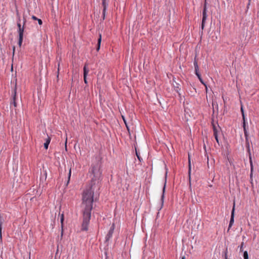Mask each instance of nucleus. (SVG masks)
Here are the masks:
<instances>
[{
  "label": "nucleus",
  "instance_id": "nucleus-1",
  "mask_svg": "<svg viewBox=\"0 0 259 259\" xmlns=\"http://www.w3.org/2000/svg\"><path fill=\"white\" fill-rule=\"evenodd\" d=\"M92 172L94 178H92L90 186L83 191L82 196L83 221L81 230L83 231L88 230L91 211L93 209L94 193L99 190L100 187L99 178L101 175V172L98 167L94 166L92 168Z\"/></svg>",
  "mask_w": 259,
  "mask_h": 259
},
{
  "label": "nucleus",
  "instance_id": "nucleus-2",
  "mask_svg": "<svg viewBox=\"0 0 259 259\" xmlns=\"http://www.w3.org/2000/svg\"><path fill=\"white\" fill-rule=\"evenodd\" d=\"M211 126L212 127V128H213V136H214L217 143L219 144V138H218V133H220V127L219 126L217 127L212 122H211Z\"/></svg>",
  "mask_w": 259,
  "mask_h": 259
},
{
  "label": "nucleus",
  "instance_id": "nucleus-3",
  "mask_svg": "<svg viewBox=\"0 0 259 259\" xmlns=\"http://www.w3.org/2000/svg\"><path fill=\"white\" fill-rule=\"evenodd\" d=\"M206 1H205V4L203 11V18L202 20V24H201V28L202 29H203L204 27V23L206 19Z\"/></svg>",
  "mask_w": 259,
  "mask_h": 259
},
{
  "label": "nucleus",
  "instance_id": "nucleus-4",
  "mask_svg": "<svg viewBox=\"0 0 259 259\" xmlns=\"http://www.w3.org/2000/svg\"><path fill=\"white\" fill-rule=\"evenodd\" d=\"M194 66H195V72H196V74L197 75V76L198 77L199 80H200V81L204 84V85L205 86V88H206V93L207 92V88L206 87V85L203 83V82L202 81V80H201V78H200V74L198 73V65H197V63L196 61H194Z\"/></svg>",
  "mask_w": 259,
  "mask_h": 259
},
{
  "label": "nucleus",
  "instance_id": "nucleus-5",
  "mask_svg": "<svg viewBox=\"0 0 259 259\" xmlns=\"http://www.w3.org/2000/svg\"><path fill=\"white\" fill-rule=\"evenodd\" d=\"M234 207H235V204H234L233 208V209L232 210V211H231V219H230V220L229 228L231 227V226H232V225H233V224L234 223V211H235Z\"/></svg>",
  "mask_w": 259,
  "mask_h": 259
},
{
  "label": "nucleus",
  "instance_id": "nucleus-6",
  "mask_svg": "<svg viewBox=\"0 0 259 259\" xmlns=\"http://www.w3.org/2000/svg\"><path fill=\"white\" fill-rule=\"evenodd\" d=\"M102 6L103 7V18L105 19V13L106 11L107 7L108 6V3L106 2V0H102Z\"/></svg>",
  "mask_w": 259,
  "mask_h": 259
},
{
  "label": "nucleus",
  "instance_id": "nucleus-7",
  "mask_svg": "<svg viewBox=\"0 0 259 259\" xmlns=\"http://www.w3.org/2000/svg\"><path fill=\"white\" fill-rule=\"evenodd\" d=\"M88 64L86 63L84 64V66L83 67V76H87L90 70H89V69L88 67Z\"/></svg>",
  "mask_w": 259,
  "mask_h": 259
},
{
  "label": "nucleus",
  "instance_id": "nucleus-8",
  "mask_svg": "<svg viewBox=\"0 0 259 259\" xmlns=\"http://www.w3.org/2000/svg\"><path fill=\"white\" fill-rule=\"evenodd\" d=\"M249 163L250 165V177L251 178L252 177V171H253V163L251 159V156L250 153H249Z\"/></svg>",
  "mask_w": 259,
  "mask_h": 259
},
{
  "label": "nucleus",
  "instance_id": "nucleus-9",
  "mask_svg": "<svg viewBox=\"0 0 259 259\" xmlns=\"http://www.w3.org/2000/svg\"><path fill=\"white\" fill-rule=\"evenodd\" d=\"M203 148L205 150V156L206 157L207 163V165L208 166L209 165V155H208V153L207 151L206 146L205 144H204Z\"/></svg>",
  "mask_w": 259,
  "mask_h": 259
},
{
  "label": "nucleus",
  "instance_id": "nucleus-10",
  "mask_svg": "<svg viewBox=\"0 0 259 259\" xmlns=\"http://www.w3.org/2000/svg\"><path fill=\"white\" fill-rule=\"evenodd\" d=\"M51 138L48 137V138L46 139V142L44 143V147L47 150L48 148L49 145L51 142Z\"/></svg>",
  "mask_w": 259,
  "mask_h": 259
},
{
  "label": "nucleus",
  "instance_id": "nucleus-11",
  "mask_svg": "<svg viewBox=\"0 0 259 259\" xmlns=\"http://www.w3.org/2000/svg\"><path fill=\"white\" fill-rule=\"evenodd\" d=\"M24 31V26H22V28L18 29L19 37H23V33Z\"/></svg>",
  "mask_w": 259,
  "mask_h": 259
},
{
  "label": "nucleus",
  "instance_id": "nucleus-12",
  "mask_svg": "<svg viewBox=\"0 0 259 259\" xmlns=\"http://www.w3.org/2000/svg\"><path fill=\"white\" fill-rule=\"evenodd\" d=\"M243 131L244 133L245 136H247V130L246 128V121H245V117H244V119H243Z\"/></svg>",
  "mask_w": 259,
  "mask_h": 259
},
{
  "label": "nucleus",
  "instance_id": "nucleus-13",
  "mask_svg": "<svg viewBox=\"0 0 259 259\" xmlns=\"http://www.w3.org/2000/svg\"><path fill=\"white\" fill-rule=\"evenodd\" d=\"M4 219L3 218V216L0 212V230H2L3 228V225L4 222Z\"/></svg>",
  "mask_w": 259,
  "mask_h": 259
},
{
  "label": "nucleus",
  "instance_id": "nucleus-14",
  "mask_svg": "<svg viewBox=\"0 0 259 259\" xmlns=\"http://www.w3.org/2000/svg\"><path fill=\"white\" fill-rule=\"evenodd\" d=\"M101 42V34H100L99 38H98V46H97V51H98L99 50V49H100Z\"/></svg>",
  "mask_w": 259,
  "mask_h": 259
},
{
  "label": "nucleus",
  "instance_id": "nucleus-15",
  "mask_svg": "<svg viewBox=\"0 0 259 259\" xmlns=\"http://www.w3.org/2000/svg\"><path fill=\"white\" fill-rule=\"evenodd\" d=\"M16 96V89H15L14 90V95H13V101L12 102V103L13 104V105H14L15 107L16 106V101H15Z\"/></svg>",
  "mask_w": 259,
  "mask_h": 259
},
{
  "label": "nucleus",
  "instance_id": "nucleus-16",
  "mask_svg": "<svg viewBox=\"0 0 259 259\" xmlns=\"http://www.w3.org/2000/svg\"><path fill=\"white\" fill-rule=\"evenodd\" d=\"M64 219V214L62 213L61 215V228H62V234L63 233V221Z\"/></svg>",
  "mask_w": 259,
  "mask_h": 259
},
{
  "label": "nucleus",
  "instance_id": "nucleus-17",
  "mask_svg": "<svg viewBox=\"0 0 259 259\" xmlns=\"http://www.w3.org/2000/svg\"><path fill=\"white\" fill-rule=\"evenodd\" d=\"M191 166L190 163V156L189 155V177L190 180V174H191Z\"/></svg>",
  "mask_w": 259,
  "mask_h": 259
},
{
  "label": "nucleus",
  "instance_id": "nucleus-18",
  "mask_svg": "<svg viewBox=\"0 0 259 259\" xmlns=\"http://www.w3.org/2000/svg\"><path fill=\"white\" fill-rule=\"evenodd\" d=\"M241 114H242V119H244V117H245L244 111V109H243V107L242 105H241Z\"/></svg>",
  "mask_w": 259,
  "mask_h": 259
},
{
  "label": "nucleus",
  "instance_id": "nucleus-19",
  "mask_svg": "<svg viewBox=\"0 0 259 259\" xmlns=\"http://www.w3.org/2000/svg\"><path fill=\"white\" fill-rule=\"evenodd\" d=\"M244 259H248V254L247 251H245L243 252Z\"/></svg>",
  "mask_w": 259,
  "mask_h": 259
},
{
  "label": "nucleus",
  "instance_id": "nucleus-20",
  "mask_svg": "<svg viewBox=\"0 0 259 259\" xmlns=\"http://www.w3.org/2000/svg\"><path fill=\"white\" fill-rule=\"evenodd\" d=\"M23 37H19L18 45L20 47L21 46L23 41Z\"/></svg>",
  "mask_w": 259,
  "mask_h": 259
},
{
  "label": "nucleus",
  "instance_id": "nucleus-21",
  "mask_svg": "<svg viewBox=\"0 0 259 259\" xmlns=\"http://www.w3.org/2000/svg\"><path fill=\"white\" fill-rule=\"evenodd\" d=\"M164 191H165V186L163 188V194H162V195L161 196L162 204H163V203Z\"/></svg>",
  "mask_w": 259,
  "mask_h": 259
},
{
  "label": "nucleus",
  "instance_id": "nucleus-22",
  "mask_svg": "<svg viewBox=\"0 0 259 259\" xmlns=\"http://www.w3.org/2000/svg\"><path fill=\"white\" fill-rule=\"evenodd\" d=\"M243 245H244V242H242V243H241V244L240 245V251H243Z\"/></svg>",
  "mask_w": 259,
  "mask_h": 259
},
{
  "label": "nucleus",
  "instance_id": "nucleus-23",
  "mask_svg": "<svg viewBox=\"0 0 259 259\" xmlns=\"http://www.w3.org/2000/svg\"><path fill=\"white\" fill-rule=\"evenodd\" d=\"M87 76H83V80L85 84L88 83L87 79Z\"/></svg>",
  "mask_w": 259,
  "mask_h": 259
},
{
  "label": "nucleus",
  "instance_id": "nucleus-24",
  "mask_svg": "<svg viewBox=\"0 0 259 259\" xmlns=\"http://www.w3.org/2000/svg\"><path fill=\"white\" fill-rule=\"evenodd\" d=\"M17 25L18 27V29L22 28L21 25L19 22H17Z\"/></svg>",
  "mask_w": 259,
  "mask_h": 259
},
{
  "label": "nucleus",
  "instance_id": "nucleus-25",
  "mask_svg": "<svg viewBox=\"0 0 259 259\" xmlns=\"http://www.w3.org/2000/svg\"><path fill=\"white\" fill-rule=\"evenodd\" d=\"M71 168L69 169V174H68V179L69 180L70 179V178L71 177Z\"/></svg>",
  "mask_w": 259,
  "mask_h": 259
},
{
  "label": "nucleus",
  "instance_id": "nucleus-26",
  "mask_svg": "<svg viewBox=\"0 0 259 259\" xmlns=\"http://www.w3.org/2000/svg\"><path fill=\"white\" fill-rule=\"evenodd\" d=\"M38 23L39 25H41L42 23V21L40 19H37Z\"/></svg>",
  "mask_w": 259,
  "mask_h": 259
},
{
  "label": "nucleus",
  "instance_id": "nucleus-27",
  "mask_svg": "<svg viewBox=\"0 0 259 259\" xmlns=\"http://www.w3.org/2000/svg\"><path fill=\"white\" fill-rule=\"evenodd\" d=\"M136 155H137L138 158L139 159V160L140 161H141V158L140 157L139 154L137 152V151H136Z\"/></svg>",
  "mask_w": 259,
  "mask_h": 259
},
{
  "label": "nucleus",
  "instance_id": "nucleus-28",
  "mask_svg": "<svg viewBox=\"0 0 259 259\" xmlns=\"http://www.w3.org/2000/svg\"><path fill=\"white\" fill-rule=\"evenodd\" d=\"M227 249H226V251H225V259H228V257H227Z\"/></svg>",
  "mask_w": 259,
  "mask_h": 259
},
{
  "label": "nucleus",
  "instance_id": "nucleus-29",
  "mask_svg": "<svg viewBox=\"0 0 259 259\" xmlns=\"http://www.w3.org/2000/svg\"><path fill=\"white\" fill-rule=\"evenodd\" d=\"M32 19L35 20H37L38 18L34 16H32Z\"/></svg>",
  "mask_w": 259,
  "mask_h": 259
},
{
  "label": "nucleus",
  "instance_id": "nucleus-30",
  "mask_svg": "<svg viewBox=\"0 0 259 259\" xmlns=\"http://www.w3.org/2000/svg\"><path fill=\"white\" fill-rule=\"evenodd\" d=\"M15 51V47L14 46L13 47V55H14Z\"/></svg>",
  "mask_w": 259,
  "mask_h": 259
},
{
  "label": "nucleus",
  "instance_id": "nucleus-31",
  "mask_svg": "<svg viewBox=\"0 0 259 259\" xmlns=\"http://www.w3.org/2000/svg\"><path fill=\"white\" fill-rule=\"evenodd\" d=\"M26 22V19L24 18V19H23V25L24 26L25 25Z\"/></svg>",
  "mask_w": 259,
  "mask_h": 259
},
{
  "label": "nucleus",
  "instance_id": "nucleus-32",
  "mask_svg": "<svg viewBox=\"0 0 259 259\" xmlns=\"http://www.w3.org/2000/svg\"><path fill=\"white\" fill-rule=\"evenodd\" d=\"M113 228L112 229V230H110L109 231V233L110 234H111V235L112 234V231H113Z\"/></svg>",
  "mask_w": 259,
  "mask_h": 259
},
{
  "label": "nucleus",
  "instance_id": "nucleus-33",
  "mask_svg": "<svg viewBox=\"0 0 259 259\" xmlns=\"http://www.w3.org/2000/svg\"><path fill=\"white\" fill-rule=\"evenodd\" d=\"M58 74L59 73V67H60V63H58Z\"/></svg>",
  "mask_w": 259,
  "mask_h": 259
},
{
  "label": "nucleus",
  "instance_id": "nucleus-34",
  "mask_svg": "<svg viewBox=\"0 0 259 259\" xmlns=\"http://www.w3.org/2000/svg\"><path fill=\"white\" fill-rule=\"evenodd\" d=\"M21 19L20 16H19L17 22H19L20 23Z\"/></svg>",
  "mask_w": 259,
  "mask_h": 259
},
{
  "label": "nucleus",
  "instance_id": "nucleus-35",
  "mask_svg": "<svg viewBox=\"0 0 259 259\" xmlns=\"http://www.w3.org/2000/svg\"><path fill=\"white\" fill-rule=\"evenodd\" d=\"M182 259H185V256H183L182 257Z\"/></svg>",
  "mask_w": 259,
  "mask_h": 259
},
{
  "label": "nucleus",
  "instance_id": "nucleus-36",
  "mask_svg": "<svg viewBox=\"0 0 259 259\" xmlns=\"http://www.w3.org/2000/svg\"><path fill=\"white\" fill-rule=\"evenodd\" d=\"M210 149V147H209V146H208V150H208V151H209Z\"/></svg>",
  "mask_w": 259,
  "mask_h": 259
},
{
  "label": "nucleus",
  "instance_id": "nucleus-37",
  "mask_svg": "<svg viewBox=\"0 0 259 259\" xmlns=\"http://www.w3.org/2000/svg\"><path fill=\"white\" fill-rule=\"evenodd\" d=\"M66 143H67V139L66 140V142H65V145H66L65 147H67V146H66Z\"/></svg>",
  "mask_w": 259,
  "mask_h": 259
},
{
  "label": "nucleus",
  "instance_id": "nucleus-38",
  "mask_svg": "<svg viewBox=\"0 0 259 259\" xmlns=\"http://www.w3.org/2000/svg\"><path fill=\"white\" fill-rule=\"evenodd\" d=\"M251 0H249V3L248 4V5H250V2Z\"/></svg>",
  "mask_w": 259,
  "mask_h": 259
}]
</instances>
